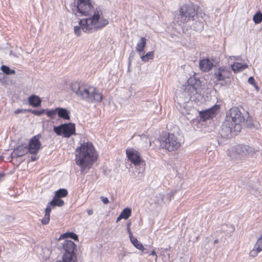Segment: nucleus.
<instances>
[{
  "label": "nucleus",
  "instance_id": "12",
  "mask_svg": "<svg viewBox=\"0 0 262 262\" xmlns=\"http://www.w3.org/2000/svg\"><path fill=\"white\" fill-rule=\"evenodd\" d=\"M77 12L79 15H90L94 8L90 0H78L77 3Z\"/></svg>",
  "mask_w": 262,
  "mask_h": 262
},
{
  "label": "nucleus",
  "instance_id": "36",
  "mask_svg": "<svg viewBox=\"0 0 262 262\" xmlns=\"http://www.w3.org/2000/svg\"><path fill=\"white\" fill-rule=\"evenodd\" d=\"M248 82L249 84L254 86L257 90H258V87L256 85V83L255 81V79L253 77L251 76V77H249Z\"/></svg>",
  "mask_w": 262,
  "mask_h": 262
},
{
  "label": "nucleus",
  "instance_id": "3",
  "mask_svg": "<svg viewBox=\"0 0 262 262\" xmlns=\"http://www.w3.org/2000/svg\"><path fill=\"white\" fill-rule=\"evenodd\" d=\"M71 90L77 97L89 103L100 102L102 95L98 89L91 86H86L75 82L71 84Z\"/></svg>",
  "mask_w": 262,
  "mask_h": 262
},
{
  "label": "nucleus",
  "instance_id": "32",
  "mask_svg": "<svg viewBox=\"0 0 262 262\" xmlns=\"http://www.w3.org/2000/svg\"><path fill=\"white\" fill-rule=\"evenodd\" d=\"M1 68L2 71L7 75L15 73V71L14 70H11L9 67H1Z\"/></svg>",
  "mask_w": 262,
  "mask_h": 262
},
{
  "label": "nucleus",
  "instance_id": "25",
  "mask_svg": "<svg viewBox=\"0 0 262 262\" xmlns=\"http://www.w3.org/2000/svg\"><path fill=\"white\" fill-rule=\"evenodd\" d=\"M68 192L66 189L61 188L55 192L56 198H63L68 195Z\"/></svg>",
  "mask_w": 262,
  "mask_h": 262
},
{
  "label": "nucleus",
  "instance_id": "54",
  "mask_svg": "<svg viewBox=\"0 0 262 262\" xmlns=\"http://www.w3.org/2000/svg\"><path fill=\"white\" fill-rule=\"evenodd\" d=\"M127 71H129V67H128Z\"/></svg>",
  "mask_w": 262,
  "mask_h": 262
},
{
  "label": "nucleus",
  "instance_id": "18",
  "mask_svg": "<svg viewBox=\"0 0 262 262\" xmlns=\"http://www.w3.org/2000/svg\"><path fill=\"white\" fill-rule=\"evenodd\" d=\"M70 112L66 108L62 107H57V114L58 117L64 120H69L70 119Z\"/></svg>",
  "mask_w": 262,
  "mask_h": 262
},
{
  "label": "nucleus",
  "instance_id": "48",
  "mask_svg": "<svg viewBox=\"0 0 262 262\" xmlns=\"http://www.w3.org/2000/svg\"><path fill=\"white\" fill-rule=\"evenodd\" d=\"M123 219L122 216H121V214H120L118 218L117 219V222H118L119 221H120L121 219Z\"/></svg>",
  "mask_w": 262,
  "mask_h": 262
},
{
  "label": "nucleus",
  "instance_id": "1",
  "mask_svg": "<svg viewBox=\"0 0 262 262\" xmlns=\"http://www.w3.org/2000/svg\"><path fill=\"white\" fill-rule=\"evenodd\" d=\"M75 163L81 172L88 171L97 159L96 151L91 142H83L75 150Z\"/></svg>",
  "mask_w": 262,
  "mask_h": 262
},
{
  "label": "nucleus",
  "instance_id": "41",
  "mask_svg": "<svg viewBox=\"0 0 262 262\" xmlns=\"http://www.w3.org/2000/svg\"><path fill=\"white\" fill-rule=\"evenodd\" d=\"M130 223H127V232L129 234V237H131L132 236H133V234H132V231H130Z\"/></svg>",
  "mask_w": 262,
  "mask_h": 262
},
{
  "label": "nucleus",
  "instance_id": "28",
  "mask_svg": "<svg viewBox=\"0 0 262 262\" xmlns=\"http://www.w3.org/2000/svg\"><path fill=\"white\" fill-rule=\"evenodd\" d=\"M154 52L153 51H150L146 54V55H143L141 57L142 60L143 61H147L150 59H152L154 58Z\"/></svg>",
  "mask_w": 262,
  "mask_h": 262
},
{
  "label": "nucleus",
  "instance_id": "15",
  "mask_svg": "<svg viewBox=\"0 0 262 262\" xmlns=\"http://www.w3.org/2000/svg\"><path fill=\"white\" fill-rule=\"evenodd\" d=\"M218 108L219 107L216 105H215L212 107L211 108L206 110L204 112H200V116L203 121H205L210 118L213 117Z\"/></svg>",
  "mask_w": 262,
  "mask_h": 262
},
{
  "label": "nucleus",
  "instance_id": "31",
  "mask_svg": "<svg viewBox=\"0 0 262 262\" xmlns=\"http://www.w3.org/2000/svg\"><path fill=\"white\" fill-rule=\"evenodd\" d=\"M254 246L257 249V251H262V234L257 239Z\"/></svg>",
  "mask_w": 262,
  "mask_h": 262
},
{
  "label": "nucleus",
  "instance_id": "23",
  "mask_svg": "<svg viewBox=\"0 0 262 262\" xmlns=\"http://www.w3.org/2000/svg\"><path fill=\"white\" fill-rule=\"evenodd\" d=\"M195 22L192 25V28L198 32H201L203 30L204 25L202 21L200 20H195Z\"/></svg>",
  "mask_w": 262,
  "mask_h": 262
},
{
  "label": "nucleus",
  "instance_id": "33",
  "mask_svg": "<svg viewBox=\"0 0 262 262\" xmlns=\"http://www.w3.org/2000/svg\"><path fill=\"white\" fill-rule=\"evenodd\" d=\"M62 236L63 237H66L69 236V237L73 238L75 240L78 239V236L76 234H75L73 232L66 233L62 234Z\"/></svg>",
  "mask_w": 262,
  "mask_h": 262
},
{
  "label": "nucleus",
  "instance_id": "21",
  "mask_svg": "<svg viewBox=\"0 0 262 262\" xmlns=\"http://www.w3.org/2000/svg\"><path fill=\"white\" fill-rule=\"evenodd\" d=\"M214 77L217 81L223 80L226 78H229V74H224V72L222 71L221 67L218 69V71L214 73Z\"/></svg>",
  "mask_w": 262,
  "mask_h": 262
},
{
  "label": "nucleus",
  "instance_id": "19",
  "mask_svg": "<svg viewBox=\"0 0 262 262\" xmlns=\"http://www.w3.org/2000/svg\"><path fill=\"white\" fill-rule=\"evenodd\" d=\"M28 102L31 106L37 107L40 105L41 100L38 96L33 95L29 97Z\"/></svg>",
  "mask_w": 262,
  "mask_h": 262
},
{
  "label": "nucleus",
  "instance_id": "39",
  "mask_svg": "<svg viewBox=\"0 0 262 262\" xmlns=\"http://www.w3.org/2000/svg\"><path fill=\"white\" fill-rule=\"evenodd\" d=\"M141 138L142 140L145 141L146 142H147L148 141V143H149V146H151V141L148 139V138L147 137V136H146L145 135H142V136H141Z\"/></svg>",
  "mask_w": 262,
  "mask_h": 262
},
{
  "label": "nucleus",
  "instance_id": "7",
  "mask_svg": "<svg viewBox=\"0 0 262 262\" xmlns=\"http://www.w3.org/2000/svg\"><path fill=\"white\" fill-rule=\"evenodd\" d=\"M160 147L169 151H175L179 149L182 144L181 139L173 134H168L162 136L160 139Z\"/></svg>",
  "mask_w": 262,
  "mask_h": 262
},
{
  "label": "nucleus",
  "instance_id": "38",
  "mask_svg": "<svg viewBox=\"0 0 262 262\" xmlns=\"http://www.w3.org/2000/svg\"><path fill=\"white\" fill-rule=\"evenodd\" d=\"M159 199L157 200L156 203L157 204H160L164 202V196L163 194H158Z\"/></svg>",
  "mask_w": 262,
  "mask_h": 262
},
{
  "label": "nucleus",
  "instance_id": "50",
  "mask_svg": "<svg viewBox=\"0 0 262 262\" xmlns=\"http://www.w3.org/2000/svg\"><path fill=\"white\" fill-rule=\"evenodd\" d=\"M151 254L152 255H155L156 256V259L157 258V254H156V252L154 250L152 251Z\"/></svg>",
  "mask_w": 262,
  "mask_h": 262
},
{
  "label": "nucleus",
  "instance_id": "24",
  "mask_svg": "<svg viewBox=\"0 0 262 262\" xmlns=\"http://www.w3.org/2000/svg\"><path fill=\"white\" fill-rule=\"evenodd\" d=\"M146 45V39L144 37H141L138 42L136 49L138 52H142L143 51Z\"/></svg>",
  "mask_w": 262,
  "mask_h": 262
},
{
  "label": "nucleus",
  "instance_id": "51",
  "mask_svg": "<svg viewBox=\"0 0 262 262\" xmlns=\"http://www.w3.org/2000/svg\"><path fill=\"white\" fill-rule=\"evenodd\" d=\"M4 176V174L3 173H0V181L1 180V179Z\"/></svg>",
  "mask_w": 262,
  "mask_h": 262
},
{
  "label": "nucleus",
  "instance_id": "45",
  "mask_svg": "<svg viewBox=\"0 0 262 262\" xmlns=\"http://www.w3.org/2000/svg\"><path fill=\"white\" fill-rule=\"evenodd\" d=\"M230 66H247V65L246 64H243V63H241L234 62L233 63L231 64Z\"/></svg>",
  "mask_w": 262,
  "mask_h": 262
},
{
  "label": "nucleus",
  "instance_id": "6",
  "mask_svg": "<svg viewBox=\"0 0 262 262\" xmlns=\"http://www.w3.org/2000/svg\"><path fill=\"white\" fill-rule=\"evenodd\" d=\"M226 119L234 125V130L236 133L239 132L242 129V126L244 124L245 117L236 107L230 108L227 113Z\"/></svg>",
  "mask_w": 262,
  "mask_h": 262
},
{
  "label": "nucleus",
  "instance_id": "49",
  "mask_svg": "<svg viewBox=\"0 0 262 262\" xmlns=\"http://www.w3.org/2000/svg\"><path fill=\"white\" fill-rule=\"evenodd\" d=\"M31 159L32 161H34L37 159L36 156H33L31 157Z\"/></svg>",
  "mask_w": 262,
  "mask_h": 262
},
{
  "label": "nucleus",
  "instance_id": "27",
  "mask_svg": "<svg viewBox=\"0 0 262 262\" xmlns=\"http://www.w3.org/2000/svg\"><path fill=\"white\" fill-rule=\"evenodd\" d=\"M131 213L132 210L129 208H126L123 210L120 214L124 219L126 220L131 215Z\"/></svg>",
  "mask_w": 262,
  "mask_h": 262
},
{
  "label": "nucleus",
  "instance_id": "26",
  "mask_svg": "<svg viewBox=\"0 0 262 262\" xmlns=\"http://www.w3.org/2000/svg\"><path fill=\"white\" fill-rule=\"evenodd\" d=\"M253 20L256 24H258L262 21V13L260 11L257 12L253 17Z\"/></svg>",
  "mask_w": 262,
  "mask_h": 262
},
{
  "label": "nucleus",
  "instance_id": "53",
  "mask_svg": "<svg viewBox=\"0 0 262 262\" xmlns=\"http://www.w3.org/2000/svg\"><path fill=\"white\" fill-rule=\"evenodd\" d=\"M126 253L125 252L123 253V256H126Z\"/></svg>",
  "mask_w": 262,
  "mask_h": 262
},
{
  "label": "nucleus",
  "instance_id": "13",
  "mask_svg": "<svg viewBox=\"0 0 262 262\" xmlns=\"http://www.w3.org/2000/svg\"><path fill=\"white\" fill-rule=\"evenodd\" d=\"M233 127L234 125L225 118L219 131V134L222 138H228L230 137L232 132H236Z\"/></svg>",
  "mask_w": 262,
  "mask_h": 262
},
{
  "label": "nucleus",
  "instance_id": "46",
  "mask_svg": "<svg viewBox=\"0 0 262 262\" xmlns=\"http://www.w3.org/2000/svg\"><path fill=\"white\" fill-rule=\"evenodd\" d=\"M222 71L224 72V74H228L229 73V76H230L231 72L229 70H225L224 69H222Z\"/></svg>",
  "mask_w": 262,
  "mask_h": 262
},
{
  "label": "nucleus",
  "instance_id": "52",
  "mask_svg": "<svg viewBox=\"0 0 262 262\" xmlns=\"http://www.w3.org/2000/svg\"><path fill=\"white\" fill-rule=\"evenodd\" d=\"M218 243V240H217V239H215V240H214V244H216V243Z\"/></svg>",
  "mask_w": 262,
  "mask_h": 262
},
{
  "label": "nucleus",
  "instance_id": "34",
  "mask_svg": "<svg viewBox=\"0 0 262 262\" xmlns=\"http://www.w3.org/2000/svg\"><path fill=\"white\" fill-rule=\"evenodd\" d=\"M45 111H46V110H40V111H38V110H30L29 111V112H31L32 114L35 115H36V116H40L41 115H42L45 112Z\"/></svg>",
  "mask_w": 262,
  "mask_h": 262
},
{
  "label": "nucleus",
  "instance_id": "10",
  "mask_svg": "<svg viewBox=\"0 0 262 262\" xmlns=\"http://www.w3.org/2000/svg\"><path fill=\"white\" fill-rule=\"evenodd\" d=\"M53 131L58 136L62 135L63 137L69 138L75 134V124L73 123L62 124L54 126Z\"/></svg>",
  "mask_w": 262,
  "mask_h": 262
},
{
  "label": "nucleus",
  "instance_id": "43",
  "mask_svg": "<svg viewBox=\"0 0 262 262\" xmlns=\"http://www.w3.org/2000/svg\"><path fill=\"white\" fill-rule=\"evenodd\" d=\"M200 69L202 71H209L210 70H211L212 67H204V66H202V67H200Z\"/></svg>",
  "mask_w": 262,
  "mask_h": 262
},
{
  "label": "nucleus",
  "instance_id": "37",
  "mask_svg": "<svg viewBox=\"0 0 262 262\" xmlns=\"http://www.w3.org/2000/svg\"><path fill=\"white\" fill-rule=\"evenodd\" d=\"M257 249L255 248V246H254L253 249L250 252V256H252L253 257H254L256 256L259 252H260L261 251H257Z\"/></svg>",
  "mask_w": 262,
  "mask_h": 262
},
{
  "label": "nucleus",
  "instance_id": "30",
  "mask_svg": "<svg viewBox=\"0 0 262 262\" xmlns=\"http://www.w3.org/2000/svg\"><path fill=\"white\" fill-rule=\"evenodd\" d=\"M46 114L51 119H54L57 114V107L54 110H46Z\"/></svg>",
  "mask_w": 262,
  "mask_h": 262
},
{
  "label": "nucleus",
  "instance_id": "42",
  "mask_svg": "<svg viewBox=\"0 0 262 262\" xmlns=\"http://www.w3.org/2000/svg\"><path fill=\"white\" fill-rule=\"evenodd\" d=\"M100 199L104 204H107L109 202L108 199L103 196H100Z\"/></svg>",
  "mask_w": 262,
  "mask_h": 262
},
{
  "label": "nucleus",
  "instance_id": "14",
  "mask_svg": "<svg viewBox=\"0 0 262 262\" xmlns=\"http://www.w3.org/2000/svg\"><path fill=\"white\" fill-rule=\"evenodd\" d=\"M41 137L40 135L33 137L29 142L27 145L28 152L31 154H36L38 152L41 147V143L39 141V138Z\"/></svg>",
  "mask_w": 262,
  "mask_h": 262
},
{
  "label": "nucleus",
  "instance_id": "5",
  "mask_svg": "<svg viewBox=\"0 0 262 262\" xmlns=\"http://www.w3.org/2000/svg\"><path fill=\"white\" fill-rule=\"evenodd\" d=\"M257 150L247 145L238 144L228 150L227 155L233 160H242L247 156L253 155Z\"/></svg>",
  "mask_w": 262,
  "mask_h": 262
},
{
  "label": "nucleus",
  "instance_id": "8",
  "mask_svg": "<svg viewBox=\"0 0 262 262\" xmlns=\"http://www.w3.org/2000/svg\"><path fill=\"white\" fill-rule=\"evenodd\" d=\"M126 154L128 160L133 163L136 168L139 167V174L143 173L145 168V163L141 159L140 154L133 148L126 149Z\"/></svg>",
  "mask_w": 262,
  "mask_h": 262
},
{
  "label": "nucleus",
  "instance_id": "2",
  "mask_svg": "<svg viewBox=\"0 0 262 262\" xmlns=\"http://www.w3.org/2000/svg\"><path fill=\"white\" fill-rule=\"evenodd\" d=\"M108 24L107 19L100 17L98 10L94 12L92 17L81 19L79 22V26H75V34L77 36L81 34V30L85 33H90L101 30Z\"/></svg>",
  "mask_w": 262,
  "mask_h": 262
},
{
  "label": "nucleus",
  "instance_id": "44",
  "mask_svg": "<svg viewBox=\"0 0 262 262\" xmlns=\"http://www.w3.org/2000/svg\"><path fill=\"white\" fill-rule=\"evenodd\" d=\"M26 111V110L17 109V110L15 111L14 113H15V114H20V113H21L25 112Z\"/></svg>",
  "mask_w": 262,
  "mask_h": 262
},
{
  "label": "nucleus",
  "instance_id": "22",
  "mask_svg": "<svg viewBox=\"0 0 262 262\" xmlns=\"http://www.w3.org/2000/svg\"><path fill=\"white\" fill-rule=\"evenodd\" d=\"M130 242L133 244V245L139 250L143 251V252L145 253L146 252H144V250H145V249H144L143 245L142 243L138 241L137 239L134 237L132 236L131 237H129Z\"/></svg>",
  "mask_w": 262,
  "mask_h": 262
},
{
  "label": "nucleus",
  "instance_id": "9",
  "mask_svg": "<svg viewBox=\"0 0 262 262\" xmlns=\"http://www.w3.org/2000/svg\"><path fill=\"white\" fill-rule=\"evenodd\" d=\"M196 12L193 6L184 5L180 10V14L178 15V21L181 24H186L192 19L195 20L196 17Z\"/></svg>",
  "mask_w": 262,
  "mask_h": 262
},
{
  "label": "nucleus",
  "instance_id": "40",
  "mask_svg": "<svg viewBox=\"0 0 262 262\" xmlns=\"http://www.w3.org/2000/svg\"><path fill=\"white\" fill-rule=\"evenodd\" d=\"M250 193L253 195H255L256 197L258 196L259 192L257 189L252 188L250 189Z\"/></svg>",
  "mask_w": 262,
  "mask_h": 262
},
{
  "label": "nucleus",
  "instance_id": "47",
  "mask_svg": "<svg viewBox=\"0 0 262 262\" xmlns=\"http://www.w3.org/2000/svg\"><path fill=\"white\" fill-rule=\"evenodd\" d=\"M88 215H91L93 213V210L92 209H89L87 210Z\"/></svg>",
  "mask_w": 262,
  "mask_h": 262
},
{
  "label": "nucleus",
  "instance_id": "16",
  "mask_svg": "<svg viewBox=\"0 0 262 262\" xmlns=\"http://www.w3.org/2000/svg\"><path fill=\"white\" fill-rule=\"evenodd\" d=\"M27 152H28L27 145L26 144H21L14 149L12 153V157L13 158L22 157Z\"/></svg>",
  "mask_w": 262,
  "mask_h": 262
},
{
  "label": "nucleus",
  "instance_id": "17",
  "mask_svg": "<svg viewBox=\"0 0 262 262\" xmlns=\"http://www.w3.org/2000/svg\"><path fill=\"white\" fill-rule=\"evenodd\" d=\"M65 253H75L76 250V246L74 243L71 240H66L62 244Z\"/></svg>",
  "mask_w": 262,
  "mask_h": 262
},
{
  "label": "nucleus",
  "instance_id": "20",
  "mask_svg": "<svg viewBox=\"0 0 262 262\" xmlns=\"http://www.w3.org/2000/svg\"><path fill=\"white\" fill-rule=\"evenodd\" d=\"M62 262H77L75 253H65L62 256Z\"/></svg>",
  "mask_w": 262,
  "mask_h": 262
},
{
  "label": "nucleus",
  "instance_id": "35",
  "mask_svg": "<svg viewBox=\"0 0 262 262\" xmlns=\"http://www.w3.org/2000/svg\"><path fill=\"white\" fill-rule=\"evenodd\" d=\"M229 69L231 68L232 71H233L235 73L239 72L241 71L244 69L247 68V67H228Z\"/></svg>",
  "mask_w": 262,
  "mask_h": 262
},
{
  "label": "nucleus",
  "instance_id": "4",
  "mask_svg": "<svg viewBox=\"0 0 262 262\" xmlns=\"http://www.w3.org/2000/svg\"><path fill=\"white\" fill-rule=\"evenodd\" d=\"M201 81L195 77H190L187 80V84L182 85L181 90L176 93L175 101L180 105L189 101L192 96L198 94V88Z\"/></svg>",
  "mask_w": 262,
  "mask_h": 262
},
{
  "label": "nucleus",
  "instance_id": "11",
  "mask_svg": "<svg viewBox=\"0 0 262 262\" xmlns=\"http://www.w3.org/2000/svg\"><path fill=\"white\" fill-rule=\"evenodd\" d=\"M64 204V202L62 200H61L59 198H56V196L54 195L53 200L48 204L45 209V216L41 221L42 224L47 225L49 223L50 213L52 209L54 208L56 206L61 207Z\"/></svg>",
  "mask_w": 262,
  "mask_h": 262
},
{
  "label": "nucleus",
  "instance_id": "29",
  "mask_svg": "<svg viewBox=\"0 0 262 262\" xmlns=\"http://www.w3.org/2000/svg\"><path fill=\"white\" fill-rule=\"evenodd\" d=\"M199 66H214L213 63L208 58L203 59L200 60Z\"/></svg>",
  "mask_w": 262,
  "mask_h": 262
}]
</instances>
